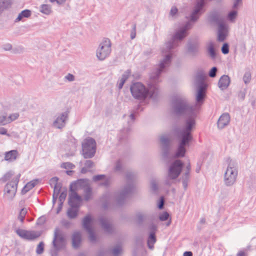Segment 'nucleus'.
Masks as SVG:
<instances>
[{
  "mask_svg": "<svg viewBox=\"0 0 256 256\" xmlns=\"http://www.w3.org/2000/svg\"><path fill=\"white\" fill-rule=\"evenodd\" d=\"M58 178L57 177H54L50 180V184L52 186H54L58 182Z\"/></svg>",
  "mask_w": 256,
  "mask_h": 256,
  "instance_id": "bf43d9fd",
  "label": "nucleus"
},
{
  "mask_svg": "<svg viewBox=\"0 0 256 256\" xmlns=\"http://www.w3.org/2000/svg\"><path fill=\"white\" fill-rule=\"evenodd\" d=\"M218 40L219 42H224L228 32V26L226 24L222 22L218 25Z\"/></svg>",
  "mask_w": 256,
  "mask_h": 256,
  "instance_id": "aec40b11",
  "label": "nucleus"
},
{
  "mask_svg": "<svg viewBox=\"0 0 256 256\" xmlns=\"http://www.w3.org/2000/svg\"><path fill=\"white\" fill-rule=\"evenodd\" d=\"M31 12L28 10H25L21 12L19 14L18 18H16V22L20 21L24 18H28L30 16Z\"/></svg>",
  "mask_w": 256,
  "mask_h": 256,
  "instance_id": "2f4dec72",
  "label": "nucleus"
},
{
  "mask_svg": "<svg viewBox=\"0 0 256 256\" xmlns=\"http://www.w3.org/2000/svg\"><path fill=\"white\" fill-rule=\"evenodd\" d=\"M206 20L209 26H215L223 22L224 18L220 10L214 9L207 14Z\"/></svg>",
  "mask_w": 256,
  "mask_h": 256,
  "instance_id": "4468645a",
  "label": "nucleus"
},
{
  "mask_svg": "<svg viewBox=\"0 0 256 256\" xmlns=\"http://www.w3.org/2000/svg\"><path fill=\"white\" fill-rule=\"evenodd\" d=\"M20 176V174H18L10 182L6 185L4 189V195L8 200H12L14 197L16 192L17 186Z\"/></svg>",
  "mask_w": 256,
  "mask_h": 256,
  "instance_id": "ddd939ff",
  "label": "nucleus"
},
{
  "mask_svg": "<svg viewBox=\"0 0 256 256\" xmlns=\"http://www.w3.org/2000/svg\"><path fill=\"white\" fill-rule=\"evenodd\" d=\"M191 169L190 164L189 162L186 166V170L182 176V186L186 190L188 187V183L190 178V173Z\"/></svg>",
  "mask_w": 256,
  "mask_h": 256,
  "instance_id": "4be33fe9",
  "label": "nucleus"
},
{
  "mask_svg": "<svg viewBox=\"0 0 256 256\" xmlns=\"http://www.w3.org/2000/svg\"><path fill=\"white\" fill-rule=\"evenodd\" d=\"M37 180H34L28 182L22 190V194H26L28 192L32 189L37 184Z\"/></svg>",
  "mask_w": 256,
  "mask_h": 256,
  "instance_id": "7c9ffc66",
  "label": "nucleus"
},
{
  "mask_svg": "<svg viewBox=\"0 0 256 256\" xmlns=\"http://www.w3.org/2000/svg\"><path fill=\"white\" fill-rule=\"evenodd\" d=\"M92 180L94 182L103 180L104 182H102L100 184V185L102 186H108L110 183V178H106L104 174H98L94 176L92 178Z\"/></svg>",
  "mask_w": 256,
  "mask_h": 256,
  "instance_id": "bb28decb",
  "label": "nucleus"
},
{
  "mask_svg": "<svg viewBox=\"0 0 256 256\" xmlns=\"http://www.w3.org/2000/svg\"><path fill=\"white\" fill-rule=\"evenodd\" d=\"M61 167L65 169H72L74 168V165L70 162H63L61 164Z\"/></svg>",
  "mask_w": 256,
  "mask_h": 256,
  "instance_id": "37998d69",
  "label": "nucleus"
},
{
  "mask_svg": "<svg viewBox=\"0 0 256 256\" xmlns=\"http://www.w3.org/2000/svg\"><path fill=\"white\" fill-rule=\"evenodd\" d=\"M238 12L236 10L230 12L228 15V18L230 21H233L236 18Z\"/></svg>",
  "mask_w": 256,
  "mask_h": 256,
  "instance_id": "a19ab883",
  "label": "nucleus"
},
{
  "mask_svg": "<svg viewBox=\"0 0 256 256\" xmlns=\"http://www.w3.org/2000/svg\"><path fill=\"white\" fill-rule=\"evenodd\" d=\"M52 244L56 251L60 250L65 244V239L63 234L58 228L54 229Z\"/></svg>",
  "mask_w": 256,
  "mask_h": 256,
  "instance_id": "dca6fc26",
  "label": "nucleus"
},
{
  "mask_svg": "<svg viewBox=\"0 0 256 256\" xmlns=\"http://www.w3.org/2000/svg\"><path fill=\"white\" fill-rule=\"evenodd\" d=\"M72 246L74 248L80 247L82 242V234L80 232H74L72 236Z\"/></svg>",
  "mask_w": 256,
  "mask_h": 256,
  "instance_id": "5701e85b",
  "label": "nucleus"
},
{
  "mask_svg": "<svg viewBox=\"0 0 256 256\" xmlns=\"http://www.w3.org/2000/svg\"><path fill=\"white\" fill-rule=\"evenodd\" d=\"M136 218L139 224H142L143 222L146 220H150L152 218V216L148 212H138L136 214Z\"/></svg>",
  "mask_w": 256,
  "mask_h": 256,
  "instance_id": "c85d7f7f",
  "label": "nucleus"
},
{
  "mask_svg": "<svg viewBox=\"0 0 256 256\" xmlns=\"http://www.w3.org/2000/svg\"><path fill=\"white\" fill-rule=\"evenodd\" d=\"M74 208L71 207L67 211L68 216L70 218H74L78 216V210H74Z\"/></svg>",
  "mask_w": 256,
  "mask_h": 256,
  "instance_id": "f704fd0d",
  "label": "nucleus"
},
{
  "mask_svg": "<svg viewBox=\"0 0 256 256\" xmlns=\"http://www.w3.org/2000/svg\"><path fill=\"white\" fill-rule=\"evenodd\" d=\"M0 134L2 135H6L8 136H10V134L7 132V130L3 127H0Z\"/></svg>",
  "mask_w": 256,
  "mask_h": 256,
  "instance_id": "338daca9",
  "label": "nucleus"
},
{
  "mask_svg": "<svg viewBox=\"0 0 256 256\" xmlns=\"http://www.w3.org/2000/svg\"><path fill=\"white\" fill-rule=\"evenodd\" d=\"M173 113L178 116H186L194 114V108L187 100L182 96L176 98L172 102Z\"/></svg>",
  "mask_w": 256,
  "mask_h": 256,
  "instance_id": "39448f33",
  "label": "nucleus"
},
{
  "mask_svg": "<svg viewBox=\"0 0 256 256\" xmlns=\"http://www.w3.org/2000/svg\"><path fill=\"white\" fill-rule=\"evenodd\" d=\"M86 232H88V233L89 234V239H90V241L92 242H95L96 241V238L95 234H94V232L92 230V228L90 230H86Z\"/></svg>",
  "mask_w": 256,
  "mask_h": 256,
  "instance_id": "79ce46f5",
  "label": "nucleus"
},
{
  "mask_svg": "<svg viewBox=\"0 0 256 256\" xmlns=\"http://www.w3.org/2000/svg\"><path fill=\"white\" fill-rule=\"evenodd\" d=\"M136 36V25L134 24L132 28V30L130 33V38L132 40L134 39Z\"/></svg>",
  "mask_w": 256,
  "mask_h": 256,
  "instance_id": "052dcab7",
  "label": "nucleus"
},
{
  "mask_svg": "<svg viewBox=\"0 0 256 256\" xmlns=\"http://www.w3.org/2000/svg\"><path fill=\"white\" fill-rule=\"evenodd\" d=\"M19 116V114L18 113H14L10 114L9 116L6 115L7 118V123L8 124H10L12 122L16 120Z\"/></svg>",
  "mask_w": 256,
  "mask_h": 256,
  "instance_id": "4c0bfd02",
  "label": "nucleus"
},
{
  "mask_svg": "<svg viewBox=\"0 0 256 256\" xmlns=\"http://www.w3.org/2000/svg\"><path fill=\"white\" fill-rule=\"evenodd\" d=\"M18 152L16 150H12L6 152L4 154V160L12 162L14 161L18 158Z\"/></svg>",
  "mask_w": 256,
  "mask_h": 256,
  "instance_id": "cd10ccee",
  "label": "nucleus"
},
{
  "mask_svg": "<svg viewBox=\"0 0 256 256\" xmlns=\"http://www.w3.org/2000/svg\"><path fill=\"white\" fill-rule=\"evenodd\" d=\"M206 50L208 56L212 60H215L216 57V52L214 44L212 42H209L206 45Z\"/></svg>",
  "mask_w": 256,
  "mask_h": 256,
  "instance_id": "393cba45",
  "label": "nucleus"
},
{
  "mask_svg": "<svg viewBox=\"0 0 256 256\" xmlns=\"http://www.w3.org/2000/svg\"><path fill=\"white\" fill-rule=\"evenodd\" d=\"M192 23L193 22L188 20L184 26L175 32L172 36V39L164 44L161 49L164 58L166 55L170 54V60H172V54L171 50L178 46V40L180 41L182 40L187 36V31L192 28Z\"/></svg>",
  "mask_w": 256,
  "mask_h": 256,
  "instance_id": "20e7f679",
  "label": "nucleus"
},
{
  "mask_svg": "<svg viewBox=\"0 0 256 256\" xmlns=\"http://www.w3.org/2000/svg\"><path fill=\"white\" fill-rule=\"evenodd\" d=\"M199 42L196 38L188 40L186 44L188 53L192 56H196L198 52Z\"/></svg>",
  "mask_w": 256,
  "mask_h": 256,
  "instance_id": "f3484780",
  "label": "nucleus"
},
{
  "mask_svg": "<svg viewBox=\"0 0 256 256\" xmlns=\"http://www.w3.org/2000/svg\"><path fill=\"white\" fill-rule=\"evenodd\" d=\"M122 248L120 246H116L112 250V254L114 256H118L122 252Z\"/></svg>",
  "mask_w": 256,
  "mask_h": 256,
  "instance_id": "49530a36",
  "label": "nucleus"
},
{
  "mask_svg": "<svg viewBox=\"0 0 256 256\" xmlns=\"http://www.w3.org/2000/svg\"><path fill=\"white\" fill-rule=\"evenodd\" d=\"M61 224L64 226L66 228H69L71 224V222L70 221L66 220H62L61 221Z\"/></svg>",
  "mask_w": 256,
  "mask_h": 256,
  "instance_id": "13d9d810",
  "label": "nucleus"
},
{
  "mask_svg": "<svg viewBox=\"0 0 256 256\" xmlns=\"http://www.w3.org/2000/svg\"><path fill=\"white\" fill-rule=\"evenodd\" d=\"M84 166L86 168H91L94 166V163L91 160H87L84 162Z\"/></svg>",
  "mask_w": 256,
  "mask_h": 256,
  "instance_id": "4d7b16f0",
  "label": "nucleus"
},
{
  "mask_svg": "<svg viewBox=\"0 0 256 256\" xmlns=\"http://www.w3.org/2000/svg\"><path fill=\"white\" fill-rule=\"evenodd\" d=\"M68 116V112H64L58 114L53 122V126L58 129L63 128L66 125Z\"/></svg>",
  "mask_w": 256,
  "mask_h": 256,
  "instance_id": "a211bd4d",
  "label": "nucleus"
},
{
  "mask_svg": "<svg viewBox=\"0 0 256 256\" xmlns=\"http://www.w3.org/2000/svg\"><path fill=\"white\" fill-rule=\"evenodd\" d=\"M82 154L85 158H92L96 152V142L92 138H86L82 144Z\"/></svg>",
  "mask_w": 256,
  "mask_h": 256,
  "instance_id": "1a4fd4ad",
  "label": "nucleus"
},
{
  "mask_svg": "<svg viewBox=\"0 0 256 256\" xmlns=\"http://www.w3.org/2000/svg\"><path fill=\"white\" fill-rule=\"evenodd\" d=\"M150 188L154 192H156L158 190V182L156 180L152 179L151 180Z\"/></svg>",
  "mask_w": 256,
  "mask_h": 256,
  "instance_id": "c03bdc74",
  "label": "nucleus"
},
{
  "mask_svg": "<svg viewBox=\"0 0 256 256\" xmlns=\"http://www.w3.org/2000/svg\"><path fill=\"white\" fill-rule=\"evenodd\" d=\"M230 116L228 113L223 114L218 120L217 124L220 129H222L226 126L230 122Z\"/></svg>",
  "mask_w": 256,
  "mask_h": 256,
  "instance_id": "412c9836",
  "label": "nucleus"
},
{
  "mask_svg": "<svg viewBox=\"0 0 256 256\" xmlns=\"http://www.w3.org/2000/svg\"><path fill=\"white\" fill-rule=\"evenodd\" d=\"M206 78V73L202 70L198 71L195 76L194 83L198 88L196 95V102L198 105L202 103L205 96L207 88V84L205 82Z\"/></svg>",
  "mask_w": 256,
  "mask_h": 256,
  "instance_id": "423d86ee",
  "label": "nucleus"
},
{
  "mask_svg": "<svg viewBox=\"0 0 256 256\" xmlns=\"http://www.w3.org/2000/svg\"><path fill=\"white\" fill-rule=\"evenodd\" d=\"M109 252L108 250H105L104 249H100L98 252V256H104L107 254Z\"/></svg>",
  "mask_w": 256,
  "mask_h": 256,
  "instance_id": "0e129e2a",
  "label": "nucleus"
},
{
  "mask_svg": "<svg viewBox=\"0 0 256 256\" xmlns=\"http://www.w3.org/2000/svg\"><path fill=\"white\" fill-rule=\"evenodd\" d=\"M136 172L132 171H128L126 173V179L127 184L119 192H107L101 198L102 207L107 208L110 205L116 202L117 205L122 206L126 199L132 194L134 188L133 181L136 178Z\"/></svg>",
  "mask_w": 256,
  "mask_h": 256,
  "instance_id": "f03ea898",
  "label": "nucleus"
},
{
  "mask_svg": "<svg viewBox=\"0 0 256 256\" xmlns=\"http://www.w3.org/2000/svg\"><path fill=\"white\" fill-rule=\"evenodd\" d=\"M251 80V74L250 72H247L244 74L243 80L246 84H247L250 82Z\"/></svg>",
  "mask_w": 256,
  "mask_h": 256,
  "instance_id": "8fccbe9b",
  "label": "nucleus"
},
{
  "mask_svg": "<svg viewBox=\"0 0 256 256\" xmlns=\"http://www.w3.org/2000/svg\"><path fill=\"white\" fill-rule=\"evenodd\" d=\"M168 214L167 212H164L160 216L159 218L161 221H165L168 219Z\"/></svg>",
  "mask_w": 256,
  "mask_h": 256,
  "instance_id": "6e6d98bb",
  "label": "nucleus"
},
{
  "mask_svg": "<svg viewBox=\"0 0 256 256\" xmlns=\"http://www.w3.org/2000/svg\"><path fill=\"white\" fill-rule=\"evenodd\" d=\"M126 81L124 80H122V79H120L118 82V86L119 90H120L122 88L124 84L125 83Z\"/></svg>",
  "mask_w": 256,
  "mask_h": 256,
  "instance_id": "774afa93",
  "label": "nucleus"
},
{
  "mask_svg": "<svg viewBox=\"0 0 256 256\" xmlns=\"http://www.w3.org/2000/svg\"><path fill=\"white\" fill-rule=\"evenodd\" d=\"M159 139L162 156L166 160L168 158L171 148L172 138L169 134H162L160 136Z\"/></svg>",
  "mask_w": 256,
  "mask_h": 256,
  "instance_id": "9b49d317",
  "label": "nucleus"
},
{
  "mask_svg": "<svg viewBox=\"0 0 256 256\" xmlns=\"http://www.w3.org/2000/svg\"><path fill=\"white\" fill-rule=\"evenodd\" d=\"M206 4V0H197L190 16L186 17V19L193 23L196 22L204 12V7Z\"/></svg>",
  "mask_w": 256,
  "mask_h": 256,
  "instance_id": "9d476101",
  "label": "nucleus"
},
{
  "mask_svg": "<svg viewBox=\"0 0 256 256\" xmlns=\"http://www.w3.org/2000/svg\"><path fill=\"white\" fill-rule=\"evenodd\" d=\"M40 12L46 15L50 14L52 12L51 6L48 4H42L40 6Z\"/></svg>",
  "mask_w": 256,
  "mask_h": 256,
  "instance_id": "72a5a7b5",
  "label": "nucleus"
},
{
  "mask_svg": "<svg viewBox=\"0 0 256 256\" xmlns=\"http://www.w3.org/2000/svg\"><path fill=\"white\" fill-rule=\"evenodd\" d=\"M13 175V172L12 171L8 172L5 174L2 178H0V181L4 182L8 180Z\"/></svg>",
  "mask_w": 256,
  "mask_h": 256,
  "instance_id": "58836bf2",
  "label": "nucleus"
},
{
  "mask_svg": "<svg viewBox=\"0 0 256 256\" xmlns=\"http://www.w3.org/2000/svg\"><path fill=\"white\" fill-rule=\"evenodd\" d=\"M122 168V164L120 161H118L114 166V170L116 172L120 171Z\"/></svg>",
  "mask_w": 256,
  "mask_h": 256,
  "instance_id": "680f3d73",
  "label": "nucleus"
},
{
  "mask_svg": "<svg viewBox=\"0 0 256 256\" xmlns=\"http://www.w3.org/2000/svg\"><path fill=\"white\" fill-rule=\"evenodd\" d=\"M7 124L6 113L0 112V126H5Z\"/></svg>",
  "mask_w": 256,
  "mask_h": 256,
  "instance_id": "e433bc0d",
  "label": "nucleus"
},
{
  "mask_svg": "<svg viewBox=\"0 0 256 256\" xmlns=\"http://www.w3.org/2000/svg\"><path fill=\"white\" fill-rule=\"evenodd\" d=\"M100 222L102 228L108 234L112 233L113 231L112 226L106 218L103 217L100 218Z\"/></svg>",
  "mask_w": 256,
  "mask_h": 256,
  "instance_id": "a878e982",
  "label": "nucleus"
},
{
  "mask_svg": "<svg viewBox=\"0 0 256 256\" xmlns=\"http://www.w3.org/2000/svg\"><path fill=\"white\" fill-rule=\"evenodd\" d=\"M44 244L43 242L39 243L36 248V252L38 254H42L44 252Z\"/></svg>",
  "mask_w": 256,
  "mask_h": 256,
  "instance_id": "de8ad7c7",
  "label": "nucleus"
},
{
  "mask_svg": "<svg viewBox=\"0 0 256 256\" xmlns=\"http://www.w3.org/2000/svg\"><path fill=\"white\" fill-rule=\"evenodd\" d=\"M238 163L230 160L224 174V182L226 186H232L235 183L238 176Z\"/></svg>",
  "mask_w": 256,
  "mask_h": 256,
  "instance_id": "0eeeda50",
  "label": "nucleus"
},
{
  "mask_svg": "<svg viewBox=\"0 0 256 256\" xmlns=\"http://www.w3.org/2000/svg\"><path fill=\"white\" fill-rule=\"evenodd\" d=\"M92 222V219L91 216L90 214L86 215L85 217L84 218L82 222V227L84 230H88L90 229H92L91 227V224Z\"/></svg>",
  "mask_w": 256,
  "mask_h": 256,
  "instance_id": "c756f323",
  "label": "nucleus"
},
{
  "mask_svg": "<svg viewBox=\"0 0 256 256\" xmlns=\"http://www.w3.org/2000/svg\"><path fill=\"white\" fill-rule=\"evenodd\" d=\"M164 200L162 197H161L158 204V208L162 210L164 208Z\"/></svg>",
  "mask_w": 256,
  "mask_h": 256,
  "instance_id": "e2e57ef3",
  "label": "nucleus"
},
{
  "mask_svg": "<svg viewBox=\"0 0 256 256\" xmlns=\"http://www.w3.org/2000/svg\"><path fill=\"white\" fill-rule=\"evenodd\" d=\"M131 72L130 70H126L122 75L120 79L126 81V80L129 78L130 74Z\"/></svg>",
  "mask_w": 256,
  "mask_h": 256,
  "instance_id": "603ef678",
  "label": "nucleus"
},
{
  "mask_svg": "<svg viewBox=\"0 0 256 256\" xmlns=\"http://www.w3.org/2000/svg\"><path fill=\"white\" fill-rule=\"evenodd\" d=\"M230 82V78L227 75H223L218 80V86L222 90H224L228 88Z\"/></svg>",
  "mask_w": 256,
  "mask_h": 256,
  "instance_id": "b1692460",
  "label": "nucleus"
},
{
  "mask_svg": "<svg viewBox=\"0 0 256 256\" xmlns=\"http://www.w3.org/2000/svg\"><path fill=\"white\" fill-rule=\"evenodd\" d=\"M182 162L179 160H174L170 165L168 174V178L175 180L180 174L183 167Z\"/></svg>",
  "mask_w": 256,
  "mask_h": 256,
  "instance_id": "2eb2a0df",
  "label": "nucleus"
},
{
  "mask_svg": "<svg viewBox=\"0 0 256 256\" xmlns=\"http://www.w3.org/2000/svg\"><path fill=\"white\" fill-rule=\"evenodd\" d=\"M16 233L20 238L28 240H33L39 236V234L35 232L28 231L20 228L16 230Z\"/></svg>",
  "mask_w": 256,
  "mask_h": 256,
  "instance_id": "6ab92c4d",
  "label": "nucleus"
},
{
  "mask_svg": "<svg viewBox=\"0 0 256 256\" xmlns=\"http://www.w3.org/2000/svg\"><path fill=\"white\" fill-rule=\"evenodd\" d=\"M222 52L224 54H227L229 52V46L228 44L225 43L222 48Z\"/></svg>",
  "mask_w": 256,
  "mask_h": 256,
  "instance_id": "5fc2aeb1",
  "label": "nucleus"
},
{
  "mask_svg": "<svg viewBox=\"0 0 256 256\" xmlns=\"http://www.w3.org/2000/svg\"><path fill=\"white\" fill-rule=\"evenodd\" d=\"M246 96V90H240L238 94V97L242 100H244Z\"/></svg>",
  "mask_w": 256,
  "mask_h": 256,
  "instance_id": "69168bd1",
  "label": "nucleus"
},
{
  "mask_svg": "<svg viewBox=\"0 0 256 256\" xmlns=\"http://www.w3.org/2000/svg\"><path fill=\"white\" fill-rule=\"evenodd\" d=\"M170 64V55L168 54L160 61L159 68L150 74L149 88L146 87L140 82L132 83L130 86V91L134 98L140 101H143L147 98L155 99L158 94V88L156 84L160 82V76Z\"/></svg>",
  "mask_w": 256,
  "mask_h": 256,
  "instance_id": "f257e3e1",
  "label": "nucleus"
},
{
  "mask_svg": "<svg viewBox=\"0 0 256 256\" xmlns=\"http://www.w3.org/2000/svg\"><path fill=\"white\" fill-rule=\"evenodd\" d=\"M64 80L69 82H72L75 80V76L73 74L68 73L64 76Z\"/></svg>",
  "mask_w": 256,
  "mask_h": 256,
  "instance_id": "3c124183",
  "label": "nucleus"
},
{
  "mask_svg": "<svg viewBox=\"0 0 256 256\" xmlns=\"http://www.w3.org/2000/svg\"><path fill=\"white\" fill-rule=\"evenodd\" d=\"M178 13V9L176 8V7L175 6H172L170 12V15L172 18H176Z\"/></svg>",
  "mask_w": 256,
  "mask_h": 256,
  "instance_id": "09e8293b",
  "label": "nucleus"
},
{
  "mask_svg": "<svg viewBox=\"0 0 256 256\" xmlns=\"http://www.w3.org/2000/svg\"><path fill=\"white\" fill-rule=\"evenodd\" d=\"M27 210L26 208H22L19 214L18 218L20 220L21 222H23L24 218H25V216L26 214Z\"/></svg>",
  "mask_w": 256,
  "mask_h": 256,
  "instance_id": "ea45409f",
  "label": "nucleus"
},
{
  "mask_svg": "<svg viewBox=\"0 0 256 256\" xmlns=\"http://www.w3.org/2000/svg\"><path fill=\"white\" fill-rule=\"evenodd\" d=\"M189 117L186 120V126L177 133L178 148L174 154V158H182L185 156L186 148L189 146L193 140L192 130L195 126V112L189 114Z\"/></svg>",
  "mask_w": 256,
  "mask_h": 256,
  "instance_id": "7ed1b4c3",
  "label": "nucleus"
},
{
  "mask_svg": "<svg viewBox=\"0 0 256 256\" xmlns=\"http://www.w3.org/2000/svg\"><path fill=\"white\" fill-rule=\"evenodd\" d=\"M79 185L80 182H78L72 183L70 186L68 204L72 208H78L82 202L81 196L76 192Z\"/></svg>",
  "mask_w": 256,
  "mask_h": 256,
  "instance_id": "6e6552de",
  "label": "nucleus"
},
{
  "mask_svg": "<svg viewBox=\"0 0 256 256\" xmlns=\"http://www.w3.org/2000/svg\"><path fill=\"white\" fill-rule=\"evenodd\" d=\"M92 196V190L90 187H86L84 190V198L86 201L89 200Z\"/></svg>",
  "mask_w": 256,
  "mask_h": 256,
  "instance_id": "c9c22d12",
  "label": "nucleus"
},
{
  "mask_svg": "<svg viewBox=\"0 0 256 256\" xmlns=\"http://www.w3.org/2000/svg\"><path fill=\"white\" fill-rule=\"evenodd\" d=\"M218 69L216 67H213L209 72L208 75L211 78H214L216 76Z\"/></svg>",
  "mask_w": 256,
  "mask_h": 256,
  "instance_id": "864d4df0",
  "label": "nucleus"
},
{
  "mask_svg": "<svg viewBox=\"0 0 256 256\" xmlns=\"http://www.w3.org/2000/svg\"><path fill=\"white\" fill-rule=\"evenodd\" d=\"M110 41L108 38H104L96 50V57L100 60H103L110 55Z\"/></svg>",
  "mask_w": 256,
  "mask_h": 256,
  "instance_id": "f8f14e48",
  "label": "nucleus"
},
{
  "mask_svg": "<svg viewBox=\"0 0 256 256\" xmlns=\"http://www.w3.org/2000/svg\"><path fill=\"white\" fill-rule=\"evenodd\" d=\"M156 242V238L154 232H151L148 240V245L150 248L152 249L153 244Z\"/></svg>",
  "mask_w": 256,
  "mask_h": 256,
  "instance_id": "473e14b6",
  "label": "nucleus"
},
{
  "mask_svg": "<svg viewBox=\"0 0 256 256\" xmlns=\"http://www.w3.org/2000/svg\"><path fill=\"white\" fill-rule=\"evenodd\" d=\"M66 195H67V190H66V189H65L60 194V196H59L60 202L64 203V201L65 200V199L66 198Z\"/></svg>",
  "mask_w": 256,
  "mask_h": 256,
  "instance_id": "a18cd8bd",
  "label": "nucleus"
}]
</instances>
